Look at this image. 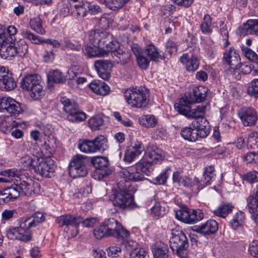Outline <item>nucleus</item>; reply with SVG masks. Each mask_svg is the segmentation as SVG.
Instances as JSON below:
<instances>
[{
  "label": "nucleus",
  "instance_id": "423d86ee",
  "mask_svg": "<svg viewBox=\"0 0 258 258\" xmlns=\"http://www.w3.org/2000/svg\"><path fill=\"white\" fill-rule=\"evenodd\" d=\"M59 227H64L63 230L69 236L74 237L78 233V227L82 221V217L70 214L61 215L56 219Z\"/></svg>",
  "mask_w": 258,
  "mask_h": 258
},
{
  "label": "nucleus",
  "instance_id": "3c124183",
  "mask_svg": "<svg viewBox=\"0 0 258 258\" xmlns=\"http://www.w3.org/2000/svg\"><path fill=\"white\" fill-rule=\"evenodd\" d=\"M30 25L32 29L38 33L43 34L45 33L44 29L42 28V21L39 17H36L31 19Z\"/></svg>",
  "mask_w": 258,
  "mask_h": 258
},
{
  "label": "nucleus",
  "instance_id": "680f3d73",
  "mask_svg": "<svg viewBox=\"0 0 258 258\" xmlns=\"http://www.w3.org/2000/svg\"><path fill=\"white\" fill-rule=\"evenodd\" d=\"M169 169H166L165 170L163 171L156 178L153 179V182L155 184H164L167 180L169 176V174L168 173Z\"/></svg>",
  "mask_w": 258,
  "mask_h": 258
},
{
  "label": "nucleus",
  "instance_id": "4c0bfd02",
  "mask_svg": "<svg viewBox=\"0 0 258 258\" xmlns=\"http://www.w3.org/2000/svg\"><path fill=\"white\" fill-rule=\"evenodd\" d=\"M66 81V78L62 73L58 70H53L49 73L48 75V86L51 87V83H63Z\"/></svg>",
  "mask_w": 258,
  "mask_h": 258
},
{
  "label": "nucleus",
  "instance_id": "b1692460",
  "mask_svg": "<svg viewBox=\"0 0 258 258\" xmlns=\"http://www.w3.org/2000/svg\"><path fill=\"white\" fill-rule=\"evenodd\" d=\"M132 50L135 55L139 67L142 70H146L150 63V60L145 56V52L138 44H133L131 47Z\"/></svg>",
  "mask_w": 258,
  "mask_h": 258
},
{
  "label": "nucleus",
  "instance_id": "5701e85b",
  "mask_svg": "<svg viewBox=\"0 0 258 258\" xmlns=\"http://www.w3.org/2000/svg\"><path fill=\"white\" fill-rule=\"evenodd\" d=\"M91 162L96 168L97 172L102 176L110 174L111 170L108 168V160L106 157L97 156L91 158Z\"/></svg>",
  "mask_w": 258,
  "mask_h": 258
},
{
  "label": "nucleus",
  "instance_id": "13d9d810",
  "mask_svg": "<svg viewBox=\"0 0 258 258\" xmlns=\"http://www.w3.org/2000/svg\"><path fill=\"white\" fill-rule=\"evenodd\" d=\"M129 0H105L106 5L111 9L115 10L123 6Z\"/></svg>",
  "mask_w": 258,
  "mask_h": 258
},
{
  "label": "nucleus",
  "instance_id": "9d476101",
  "mask_svg": "<svg viewBox=\"0 0 258 258\" xmlns=\"http://www.w3.org/2000/svg\"><path fill=\"white\" fill-rule=\"evenodd\" d=\"M87 164V159L84 156L77 155L73 157L70 163V176L73 178L85 176L88 173Z\"/></svg>",
  "mask_w": 258,
  "mask_h": 258
},
{
  "label": "nucleus",
  "instance_id": "7c9ffc66",
  "mask_svg": "<svg viewBox=\"0 0 258 258\" xmlns=\"http://www.w3.org/2000/svg\"><path fill=\"white\" fill-rule=\"evenodd\" d=\"M83 54L87 57H103L107 55V51L98 47H93L88 45H84L81 48Z\"/></svg>",
  "mask_w": 258,
  "mask_h": 258
},
{
  "label": "nucleus",
  "instance_id": "4be33fe9",
  "mask_svg": "<svg viewBox=\"0 0 258 258\" xmlns=\"http://www.w3.org/2000/svg\"><path fill=\"white\" fill-rule=\"evenodd\" d=\"M94 67L98 74L103 80H108L110 77L112 63L107 60H98L95 61Z\"/></svg>",
  "mask_w": 258,
  "mask_h": 258
},
{
  "label": "nucleus",
  "instance_id": "a211bd4d",
  "mask_svg": "<svg viewBox=\"0 0 258 258\" xmlns=\"http://www.w3.org/2000/svg\"><path fill=\"white\" fill-rule=\"evenodd\" d=\"M55 165L53 161L50 159L43 160L39 159L37 161L36 165L34 166V171L37 174L46 177H50V173H52L55 170Z\"/></svg>",
  "mask_w": 258,
  "mask_h": 258
},
{
  "label": "nucleus",
  "instance_id": "c9c22d12",
  "mask_svg": "<svg viewBox=\"0 0 258 258\" xmlns=\"http://www.w3.org/2000/svg\"><path fill=\"white\" fill-rule=\"evenodd\" d=\"M12 74L10 73L0 80V89L5 91H11L16 87Z\"/></svg>",
  "mask_w": 258,
  "mask_h": 258
},
{
  "label": "nucleus",
  "instance_id": "39448f33",
  "mask_svg": "<svg viewBox=\"0 0 258 258\" xmlns=\"http://www.w3.org/2000/svg\"><path fill=\"white\" fill-rule=\"evenodd\" d=\"M124 97L126 102L132 107L144 108L149 103V92L146 88H130L125 90Z\"/></svg>",
  "mask_w": 258,
  "mask_h": 258
},
{
  "label": "nucleus",
  "instance_id": "09e8293b",
  "mask_svg": "<svg viewBox=\"0 0 258 258\" xmlns=\"http://www.w3.org/2000/svg\"><path fill=\"white\" fill-rule=\"evenodd\" d=\"M210 177H208L203 174L201 177H195L194 179V185H196L198 189H202L205 186L211 184Z\"/></svg>",
  "mask_w": 258,
  "mask_h": 258
},
{
  "label": "nucleus",
  "instance_id": "f8f14e48",
  "mask_svg": "<svg viewBox=\"0 0 258 258\" xmlns=\"http://www.w3.org/2000/svg\"><path fill=\"white\" fill-rule=\"evenodd\" d=\"M106 142L103 136L97 137L93 140H83L80 142L79 148L86 153H95L105 150Z\"/></svg>",
  "mask_w": 258,
  "mask_h": 258
},
{
  "label": "nucleus",
  "instance_id": "1a4fd4ad",
  "mask_svg": "<svg viewBox=\"0 0 258 258\" xmlns=\"http://www.w3.org/2000/svg\"><path fill=\"white\" fill-rule=\"evenodd\" d=\"M191 103H187L184 99H180L175 107L177 111L187 118H196V120L204 118L205 113L206 105H198L196 108L189 109L188 107Z\"/></svg>",
  "mask_w": 258,
  "mask_h": 258
},
{
  "label": "nucleus",
  "instance_id": "0e129e2a",
  "mask_svg": "<svg viewBox=\"0 0 258 258\" xmlns=\"http://www.w3.org/2000/svg\"><path fill=\"white\" fill-rule=\"evenodd\" d=\"M248 143L254 149H258V132H253L248 135Z\"/></svg>",
  "mask_w": 258,
  "mask_h": 258
},
{
  "label": "nucleus",
  "instance_id": "dca6fc26",
  "mask_svg": "<svg viewBox=\"0 0 258 258\" xmlns=\"http://www.w3.org/2000/svg\"><path fill=\"white\" fill-rule=\"evenodd\" d=\"M88 39L95 47L104 46L107 40H110L111 35L106 31L96 29L91 30L88 32Z\"/></svg>",
  "mask_w": 258,
  "mask_h": 258
},
{
  "label": "nucleus",
  "instance_id": "6e6552de",
  "mask_svg": "<svg viewBox=\"0 0 258 258\" xmlns=\"http://www.w3.org/2000/svg\"><path fill=\"white\" fill-rule=\"evenodd\" d=\"M5 233L7 237L11 240L26 242L32 238L31 230L28 229L23 220L21 221L19 227L10 226L6 228Z\"/></svg>",
  "mask_w": 258,
  "mask_h": 258
},
{
  "label": "nucleus",
  "instance_id": "a878e982",
  "mask_svg": "<svg viewBox=\"0 0 258 258\" xmlns=\"http://www.w3.org/2000/svg\"><path fill=\"white\" fill-rule=\"evenodd\" d=\"M180 60L188 72H195L200 64V61L197 57L193 55L189 56L187 53L183 54L180 57Z\"/></svg>",
  "mask_w": 258,
  "mask_h": 258
},
{
  "label": "nucleus",
  "instance_id": "ea45409f",
  "mask_svg": "<svg viewBox=\"0 0 258 258\" xmlns=\"http://www.w3.org/2000/svg\"><path fill=\"white\" fill-rule=\"evenodd\" d=\"M139 121L141 125L146 127H153L157 123V118L151 114L141 116Z\"/></svg>",
  "mask_w": 258,
  "mask_h": 258
},
{
  "label": "nucleus",
  "instance_id": "a19ab883",
  "mask_svg": "<svg viewBox=\"0 0 258 258\" xmlns=\"http://www.w3.org/2000/svg\"><path fill=\"white\" fill-rule=\"evenodd\" d=\"M62 49H68L74 51H80L82 45L79 42L72 41L68 38H64L62 42Z\"/></svg>",
  "mask_w": 258,
  "mask_h": 258
},
{
  "label": "nucleus",
  "instance_id": "ddd939ff",
  "mask_svg": "<svg viewBox=\"0 0 258 258\" xmlns=\"http://www.w3.org/2000/svg\"><path fill=\"white\" fill-rule=\"evenodd\" d=\"M176 218L185 223L194 224L202 220L204 214L200 210H189L183 208L175 212Z\"/></svg>",
  "mask_w": 258,
  "mask_h": 258
},
{
  "label": "nucleus",
  "instance_id": "473e14b6",
  "mask_svg": "<svg viewBox=\"0 0 258 258\" xmlns=\"http://www.w3.org/2000/svg\"><path fill=\"white\" fill-rule=\"evenodd\" d=\"M41 82L40 76L37 75H30L23 78L21 86L23 89L29 91Z\"/></svg>",
  "mask_w": 258,
  "mask_h": 258
},
{
  "label": "nucleus",
  "instance_id": "5fc2aeb1",
  "mask_svg": "<svg viewBox=\"0 0 258 258\" xmlns=\"http://www.w3.org/2000/svg\"><path fill=\"white\" fill-rule=\"evenodd\" d=\"M241 50L243 54L249 60L253 62L258 61V55L250 48L247 47L242 46Z\"/></svg>",
  "mask_w": 258,
  "mask_h": 258
},
{
  "label": "nucleus",
  "instance_id": "c756f323",
  "mask_svg": "<svg viewBox=\"0 0 258 258\" xmlns=\"http://www.w3.org/2000/svg\"><path fill=\"white\" fill-rule=\"evenodd\" d=\"M241 32L244 35L258 36V19H249L241 28Z\"/></svg>",
  "mask_w": 258,
  "mask_h": 258
},
{
  "label": "nucleus",
  "instance_id": "6e6d98bb",
  "mask_svg": "<svg viewBox=\"0 0 258 258\" xmlns=\"http://www.w3.org/2000/svg\"><path fill=\"white\" fill-rule=\"evenodd\" d=\"M247 94L255 98H258V79H253L247 89Z\"/></svg>",
  "mask_w": 258,
  "mask_h": 258
},
{
  "label": "nucleus",
  "instance_id": "6ab92c4d",
  "mask_svg": "<svg viewBox=\"0 0 258 258\" xmlns=\"http://www.w3.org/2000/svg\"><path fill=\"white\" fill-rule=\"evenodd\" d=\"M223 60L233 70L240 69V55L237 51L233 47L227 49L224 53Z\"/></svg>",
  "mask_w": 258,
  "mask_h": 258
},
{
  "label": "nucleus",
  "instance_id": "c03bdc74",
  "mask_svg": "<svg viewBox=\"0 0 258 258\" xmlns=\"http://www.w3.org/2000/svg\"><path fill=\"white\" fill-rule=\"evenodd\" d=\"M29 91L30 92L31 98L35 100L41 99L45 94V91L41 82L35 87H33Z\"/></svg>",
  "mask_w": 258,
  "mask_h": 258
},
{
  "label": "nucleus",
  "instance_id": "864d4df0",
  "mask_svg": "<svg viewBox=\"0 0 258 258\" xmlns=\"http://www.w3.org/2000/svg\"><path fill=\"white\" fill-rule=\"evenodd\" d=\"M103 122V118L99 115H97L91 117L88 121L90 127L92 130H96L99 128Z\"/></svg>",
  "mask_w": 258,
  "mask_h": 258
},
{
  "label": "nucleus",
  "instance_id": "49530a36",
  "mask_svg": "<svg viewBox=\"0 0 258 258\" xmlns=\"http://www.w3.org/2000/svg\"><path fill=\"white\" fill-rule=\"evenodd\" d=\"M233 207L231 204L221 205L214 211V214L219 217L225 218L232 212Z\"/></svg>",
  "mask_w": 258,
  "mask_h": 258
},
{
  "label": "nucleus",
  "instance_id": "9b49d317",
  "mask_svg": "<svg viewBox=\"0 0 258 258\" xmlns=\"http://www.w3.org/2000/svg\"><path fill=\"white\" fill-rule=\"evenodd\" d=\"M170 248L178 256L186 255V249L188 246L187 238L182 231L172 233L170 239Z\"/></svg>",
  "mask_w": 258,
  "mask_h": 258
},
{
  "label": "nucleus",
  "instance_id": "412c9836",
  "mask_svg": "<svg viewBox=\"0 0 258 258\" xmlns=\"http://www.w3.org/2000/svg\"><path fill=\"white\" fill-rule=\"evenodd\" d=\"M208 89L203 86H200L195 87L193 89V94L189 97L185 95L180 99H184L187 103H199L204 101L206 97Z\"/></svg>",
  "mask_w": 258,
  "mask_h": 258
},
{
  "label": "nucleus",
  "instance_id": "e2e57ef3",
  "mask_svg": "<svg viewBox=\"0 0 258 258\" xmlns=\"http://www.w3.org/2000/svg\"><path fill=\"white\" fill-rule=\"evenodd\" d=\"M111 38L110 40H107V42L104 45H105V47L107 50H105L107 51V55L108 54L109 51L111 52L112 53L114 54V52L118 50L119 48V44L116 41H114Z\"/></svg>",
  "mask_w": 258,
  "mask_h": 258
},
{
  "label": "nucleus",
  "instance_id": "c85d7f7f",
  "mask_svg": "<svg viewBox=\"0 0 258 258\" xmlns=\"http://www.w3.org/2000/svg\"><path fill=\"white\" fill-rule=\"evenodd\" d=\"M218 229L217 222L212 219L208 220L197 227V231L204 235H210L215 233Z\"/></svg>",
  "mask_w": 258,
  "mask_h": 258
},
{
  "label": "nucleus",
  "instance_id": "4d7b16f0",
  "mask_svg": "<svg viewBox=\"0 0 258 258\" xmlns=\"http://www.w3.org/2000/svg\"><path fill=\"white\" fill-rule=\"evenodd\" d=\"M94 234L97 239L111 236L102 223L94 230Z\"/></svg>",
  "mask_w": 258,
  "mask_h": 258
},
{
  "label": "nucleus",
  "instance_id": "72a5a7b5",
  "mask_svg": "<svg viewBox=\"0 0 258 258\" xmlns=\"http://www.w3.org/2000/svg\"><path fill=\"white\" fill-rule=\"evenodd\" d=\"M43 214L41 212H36L33 216L25 219H22L25 225L28 228H31L36 226L38 224L44 221Z\"/></svg>",
  "mask_w": 258,
  "mask_h": 258
},
{
  "label": "nucleus",
  "instance_id": "603ef678",
  "mask_svg": "<svg viewBox=\"0 0 258 258\" xmlns=\"http://www.w3.org/2000/svg\"><path fill=\"white\" fill-rule=\"evenodd\" d=\"M162 205H164V204L156 202L151 208V212L155 216L160 217L165 214L166 210Z\"/></svg>",
  "mask_w": 258,
  "mask_h": 258
},
{
  "label": "nucleus",
  "instance_id": "79ce46f5",
  "mask_svg": "<svg viewBox=\"0 0 258 258\" xmlns=\"http://www.w3.org/2000/svg\"><path fill=\"white\" fill-rule=\"evenodd\" d=\"M245 214L243 212L239 211L236 213L233 216L230 222L232 228L236 230L241 227L244 223Z\"/></svg>",
  "mask_w": 258,
  "mask_h": 258
},
{
  "label": "nucleus",
  "instance_id": "58836bf2",
  "mask_svg": "<svg viewBox=\"0 0 258 258\" xmlns=\"http://www.w3.org/2000/svg\"><path fill=\"white\" fill-rule=\"evenodd\" d=\"M181 136L185 140L190 142H196L198 140V135L195 128L192 127H185L180 132Z\"/></svg>",
  "mask_w": 258,
  "mask_h": 258
},
{
  "label": "nucleus",
  "instance_id": "aec40b11",
  "mask_svg": "<svg viewBox=\"0 0 258 258\" xmlns=\"http://www.w3.org/2000/svg\"><path fill=\"white\" fill-rule=\"evenodd\" d=\"M121 174L122 179L120 180H125L127 181L126 179H128L131 181L138 182L145 179L144 174L141 172L136 164L127 169H124L121 172Z\"/></svg>",
  "mask_w": 258,
  "mask_h": 258
},
{
  "label": "nucleus",
  "instance_id": "de8ad7c7",
  "mask_svg": "<svg viewBox=\"0 0 258 258\" xmlns=\"http://www.w3.org/2000/svg\"><path fill=\"white\" fill-rule=\"evenodd\" d=\"M114 55L117 58L116 61L121 64L127 63L131 58V54L127 51H123L122 50L118 49L114 52Z\"/></svg>",
  "mask_w": 258,
  "mask_h": 258
},
{
  "label": "nucleus",
  "instance_id": "393cba45",
  "mask_svg": "<svg viewBox=\"0 0 258 258\" xmlns=\"http://www.w3.org/2000/svg\"><path fill=\"white\" fill-rule=\"evenodd\" d=\"M191 125L195 128L198 139L206 138L210 133L209 122L205 118L193 121Z\"/></svg>",
  "mask_w": 258,
  "mask_h": 258
},
{
  "label": "nucleus",
  "instance_id": "cd10ccee",
  "mask_svg": "<svg viewBox=\"0 0 258 258\" xmlns=\"http://www.w3.org/2000/svg\"><path fill=\"white\" fill-rule=\"evenodd\" d=\"M154 258H170L167 244L161 241L156 242L152 246Z\"/></svg>",
  "mask_w": 258,
  "mask_h": 258
},
{
  "label": "nucleus",
  "instance_id": "37998d69",
  "mask_svg": "<svg viewBox=\"0 0 258 258\" xmlns=\"http://www.w3.org/2000/svg\"><path fill=\"white\" fill-rule=\"evenodd\" d=\"M138 168L143 174L149 175L151 174L154 169L153 164L148 160H145V158L143 160L140 161L136 164Z\"/></svg>",
  "mask_w": 258,
  "mask_h": 258
},
{
  "label": "nucleus",
  "instance_id": "2f4dec72",
  "mask_svg": "<svg viewBox=\"0 0 258 258\" xmlns=\"http://www.w3.org/2000/svg\"><path fill=\"white\" fill-rule=\"evenodd\" d=\"M90 89L96 94L105 96L110 92V87L103 82L94 81L89 85Z\"/></svg>",
  "mask_w": 258,
  "mask_h": 258
},
{
  "label": "nucleus",
  "instance_id": "bf43d9fd",
  "mask_svg": "<svg viewBox=\"0 0 258 258\" xmlns=\"http://www.w3.org/2000/svg\"><path fill=\"white\" fill-rule=\"evenodd\" d=\"M22 35L24 38L28 39L32 43L37 44L41 42L39 37L32 33L30 30L23 31L22 32Z\"/></svg>",
  "mask_w": 258,
  "mask_h": 258
},
{
  "label": "nucleus",
  "instance_id": "0eeeda50",
  "mask_svg": "<svg viewBox=\"0 0 258 258\" xmlns=\"http://www.w3.org/2000/svg\"><path fill=\"white\" fill-rule=\"evenodd\" d=\"M63 105V110L68 113L67 119L72 122H80L86 118V114L79 110L78 105L73 101L66 97H62L60 99Z\"/></svg>",
  "mask_w": 258,
  "mask_h": 258
},
{
  "label": "nucleus",
  "instance_id": "7ed1b4c3",
  "mask_svg": "<svg viewBox=\"0 0 258 258\" xmlns=\"http://www.w3.org/2000/svg\"><path fill=\"white\" fill-rule=\"evenodd\" d=\"M17 30L14 26H9L3 30H0V55L5 59L10 60L16 56L15 45Z\"/></svg>",
  "mask_w": 258,
  "mask_h": 258
},
{
  "label": "nucleus",
  "instance_id": "2eb2a0df",
  "mask_svg": "<svg viewBox=\"0 0 258 258\" xmlns=\"http://www.w3.org/2000/svg\"><path fill=\"white\" fill-rule=\"evenodd\" d=\"M102 224L111 236L116 237L119 236L127 237L129 232L124 229L119 222L114 218H109L105 220Z\"/></svg>",
  "mask_w": 258,
  "mask_h": 258
},
{
  "label": "nucleus",
  "instance_id": "a18cd8bd",
  "mask_svg": "<svg viewBox=\"0 0 258 258\" xmlns=\"http://www.w3.org/2000/svg\"><path fill=\"white\" fill-rule=\"evenodd\" d=\"M212 18L209 14H206L203 18V22L200 25L202 33L205 34L211 33L212 32L211 28Z\"/></svg>",
  "mask_w": 258,
  "mask_h": 258
},
{
  "label": "nucleus",
  "instance_id": "f257e3e1",
  "mask_svg": "<svg viewBox=\"0 0 258 258\" xmlns=\"http://www.w3.org/2000/svg\"><path fill=\"white\" fill-rule=\"evenodd\" d=\"M39 158L28 155L22 157L20 160L21 169H10L1 172V175L10 179L15 180L17 183L0 190V205L16 200L21 194L25 196L36 194L39 190L40 185L29 176L28 169L36 165Z\"/></svg>",
  "mask_w": 258,
  "mask_h": 258
},
{
  "label": "nucleus",
  "instance_id": "8fccbe9b",
  "mask_svg": "<svg viewBox=\"0 0 258 258\" xmlns=\"http://www.w3.org/2000/svg\"><path fill=\"white\" fill-rule=\"evenodd\" d=\"M15 49L16 55L24 57L28 52V46L24 40H21L18 42L17 46H15Z\"/></svg>",
  "mask_w": 258,
  "mask_h": 258
},
{
  "label": "nucleus",
  "instance_id": "69168bd1",
  "mask_svg": "<svg viewBox=\"0 0 258 258\" xmlns=\"http://www.w3.org/2000/svg\"><path fill=\"white\" fill-rule=\"evenodd\" d=\"M17 214L16 210L5 209L2 213V221L4 222L8 221L14 218Z\"/></svg>",
  "mask_w": 258,
  "mask_h": 258
},
{
  "label": "nucleus",
  "instance_id": "bb28decb",
  "mask_svg": "<svg viewBox=\"0 0 258 258\" xmlns=\"http://www.w3.org/2000/svg\"><path fill=\"white\" fill-rule=\"evenodd\" d=\"M144 157L153 164H157L163 160V152L158 148L152 147L148 149Z\"/></svg>",
  "mask_w": 258,
  "mask_h": 258
},
{
  "label": "nucleus",
  "instance_id": "20e7f679",
  "mask_svg": "<svg viewBox=\"0 0 258 258\" xmlns=\"http://www.w3.org/2000/svg\"><path fill=\"white\" fill-rule=\"evenodd\" d=\"M117 189H114L112 193V202L114 206L120 209H125L132 206L133 198L128 192L130 191V182L120 180L117 184Z\"/></svg>",
  "mask_w": 258,
  "mask_h": 258
},
{
  "label": "nucleus",
  "instance_id": "052dcab7",
  "mask_svg": "<svg viewBox=\"0 0 258 258\" xmlns=\"http://www.w3.org/2000/svg\"><path fill=\"white\" fill-rule=\"evenodd\" d=\"M89 6V3L88 2L83 3L80 5H75L74 7L76 10L77 16L82 17L86 16V13H88Z\"/></svg>",
  "mask_w": 258,
  "mask_h": 258
},
{
  "label": "nucleus",
  "instance_id": "4468645a",
  "mask_svg": "<svg viewBox=\"0 0 258 258\" xmlns=\"http://www.w3.org/2000/svg\"><path fill=\"white\" fill-rule=\"evenodd\" d=\"M237 114L244 126H252L256 124L258 114L254 108L243 106L238 111Z\"/></svg>",
  "mask_w": 258,
  "mask_h": 258
},
{
  "label": "nucleus",
  "instance_id": "e433bc0d",
  "mask_svg": "<svg viewBox=\"0 0 258 258\" xmlns=\"http://www.w3.org/2000/svg\"><path fill=\"white\" fill-rule=\"evenodd\" d=\"M247 206L250 213L258 212V185L247 199Z\"/></svg>",
  "mask_w": 258,
  "mask_h": 258
},
{
  "label": "nucleus",
  "instance_id": "f704fd0d",
  "mask_svg": "<svg viewBox=\"0 0 258 258\" xmlns=\"http://www.w3.org/2000/svg\"><path fill=\"white\" fill-rule=\"evenodd\" d=\"M144 51L145 54L149 57L150 60L158 61L159 59L164 60L165 58L164 55L160 54L157 47L153 44L147 45Z\"/></svg>",
  "mask_w": 258,
  "mask_h": 258
},
{
  "label": "nucleus",
  "instance_id": "f03ea898",
  "mask_svg": "<svg viewBox=\"0 0 258 258\" xmlns=\"http://www.w3.org/2000/svg\"><path fill=\"white\" fill-rule=\"evenodd\" d=\"M24 105L8 97H4L0 99V111L7 116L0 123V130L2 132L8 134L13 127L18 126V123L15 121L11 120L9 117H16L18 116L24 111Z\"/></svg>",
  "mask_w": 258,
  "mask_h": 258
},
{
  "label": "nucleus",
  "instance_id": "774afa93",
  "mask_svg": "<svg viewBox=\"0 0 258 258\" xmlns=\"http://www.w3.org/2000/svg\"><path fill=\"white\" fill-rule=\"evenodd\" d=\"M249 251L252 256L258 258V240H253L250 243Z\"/></svg>",
  "mask_w": 258,
  "mask_h": 258
},
{
  "label": "nucleus",
  "instance_id": "338daca9",
  "mask_svg": "<svg viewBox=\"0 0 258 258\" xmlns=\"http://www.w3.org/2000/svg\"><path fill=\"white\" fill-rule=\"evenodd\" d=\"M128 149L139 156L144 151V147L141 142L136 141L132 144Z\"/></svg>",
  "mask_w": 258,
  "mask_h": 258
},
{
  "label": "nucleus",
  "instance_id": "f3484780",
  "mask_svg": "<svg viewBox=\"0 0 258 258\" xmlns=\"http://www.w3.org/2000/svg\"><path fill=\"white\" fill-rule=\"evenodd\" d=\"M124 245L123 250L128 255V258H149L148 252L145 249L139 247L136 242L128 241Z\"/></svg>",
  "mask_w": 258,
  "mask_h": 258
}]
</instances>
